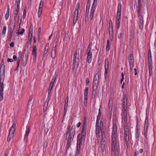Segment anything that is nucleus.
Returning <instances> with one entry per match:
<instances>
[{
	"label": "nucleus",
	"instance_id": "obj_61",
	"mask_svg": "<svg viewBox=\"0 0 156 156\" xmlns=\"http://www.w3.org/2000/svg\"><path fill=\"white\" fill-rule=\"evenodd\" d=\"M122 33H121L119 34H118V38L119 39L121 38L122 37Z\"/></svg>",
	"mask_w": 156,
	"mask_h": 156
},
{
	"label": "nucleus",
	"instance_id": "obj_29",
	"mask_svg": "<svg viewBox=\"0 0 156 156\" xmlns=\"http://www.w3.org/2000/svg\"><path fill=\"white\" fill-rule=\"evenodd\" d=\"M102 126H96L95 133L97 135L99 134L101 132V128Z\"/></svg>",
	"mask_w": 156,
	"mask_h": 156
},
{
	"label": "nucleus",
	"instance_id": "obj_60",
	"mask_svg": "<svg viewBox=\"0 0 156 156\" xmlns=\"http://www.w3.org/2000/svg\"><path fill=\"white\" fill-rule=\"evenodd\" d=\"M32 104H33V103H32V101H28V105H27V106L28 107H29L30 106H31V105H32Z\"/></svg>",
	"mask_w": 156,
	"mask_h": 156
},
{
	"label": "nucleus",
	"instance_id": "obj_22",
	"mask_svg": "<svg viewBox=\"0 0 156 156\" xmlns=\"http://www.w3.org/2000/svg\"><path fill=\"white\" fill-rule=\"evenodd\" d=\"M143 17L141 16L140 18L139 27L140 29H142L143 28Z\"/></svg>",
	"mask_w": 156,
	"mask_h": 156
},
{
	"label": "nucleus",
	"instance_id": "obj_30",
	"mask_svg": "<svg viewBox=\"0 0 156 156\" xmlns=\"http://www.w3.org/2000/svg\"><path fill=\"white\" fill-rule=\"evenodd\" d=\"M108 110L110 112V115H112V103L110 101H109L108 103Z\"/></svg>",
	"mask_w": 156,
	"mask_h": 156
},
{
	"label": "nucleus",
	"instance_id": "obj_31",
	"mask_svg": "<svg viewBox=\"0 0 156 156\" xmlns=\"http://www.w3.org/2000/svg\"><path fill=\"white\" fill-rule=\"evenodd\" d=\"M48 101H46L44 103L43 105V111L45 112L48 108Z\"/></svg>",
	"mask_w": 156,
	"mask_h": 156
},
{
	"label": "nucleus",
	"instance_id": "obj_51",
	"mask_svg": "<svg viewBox=\"0 0 156 156\" xmlns=\"http://www.w3.org/2000/svg\"><path fill=\"white\" fill-rule=\"evenodd\" d=\"M71 142L70 141V140H69V141L67 140V146H66V148L67 149H68L69 148V147H70V146L71 145L70 143Z\"/></svg>",
	"mask_w": 156,
	"mask_h": 156
},
{
	"label": "nucleus",
	"instance_id": "obj_10",
	"mask_svg": "<svg viewBox=\"0 0 156 156\" xmlns=\"http://www.w3.org/2000/svg\"><path fill=\"white\" fill-rule=\"evenodd\" d=\"M117 133V127L116 124L113 126V129L112 133L111 139H116Z\"/></svg>",
	"mask_w": 156,
	"mask_h": 156
},
{
	"label": "nucleus",
	"instance_id": "obj_42",
	"mask_svg": "<svg viewBox=\"0 0 156 156\" xmlns=\"http://www.w3.org/2000/svg\"><path fill=\"white\" fill-rule=\"evenodd\" d=\"M88 88L86 87L84 90V96H88Z\"/></svg>",
	"mask_w": 156,
	"mask_h": 156
},
{
	"label": "nucleus",
	"instance_id": "obj_54",
	"mask_svg": "<svg viewBox=\"0 0 156 156\" xmlns=\"http://www.w3.org/2000/svg\"><path fill=\"white\" fill-rule=\"evenodd\" d=\"M92 46V45L91 43L89 44L87 48V49L91 51Z\"/></svg>",
	"mask_w": 156,
	"mask_h": 156
},
{
	"label": "nucleus",
	"instance_id": "obj_39",
	"mask_svg": "<svg viewBox=\"0 0 156 156\" xmlns=\"http://www.w3.org/2000/svg\"><path fill=\"white\" fill-rule=\"evenodd\" d=\"M6 26H4L3 27V29L2 30V36H4L5 34L6 30Z\"/></svg>",
	"mask_w": 156,
	"mask_h": 156
},
{
	"label": "nucleus",
	"instance_id": "obj_49",
	"mask_svg": "<svg viewBox=\"0 0 156 156\" xmlns=\"http://www.w3.org/2000/svg\"><path fill=\"white\" fill-rule=\"evenodd\" d=\"M124 133H129V128H124Z\"/></svg>",
	"mask_w": 156,
	"mask_h": 156
},
{
	"label": "nucleus",
	"instance_id": "obj_44",
	"mask_svg": "<svg viewBox=\"0 0 156 156\" xmlns=\"http://www.w3.org/2000/svg\"><path fill=\"white\" fill-rule=\"evenodd\" d=\"M101 140H105L106 139V133H101Z\"/></svg>",
	"mask_w": 156,
	"mask_h": 156
},
{
	"label": "nucleus",
	"instance_id": "obj_14",
	"mask_svg": "<svg viewBox=\"0 0 156 156\" xmlns=\"http://www.w3.org/2000/svg\"><path fill=\"white\" fill-rule=\"evenodd\" d=\"M5 74H0V87H4V80Z\"/></svg>",
	"mask_w": 156,
	"mask_h": 156
},
{
	"label": "nucleus",
	"instance_id": "obj_56",
	"mask_svg": "<svg viewBox=\"0 0 156 156\" xmlns=\"http://www.w3.org/2000/svg\"><path fill=\"white\" fill-rule=\"evenodd\" d=\"M0 68L3 69H5V64H1Z\"/></svg>",
	"mask_w": 156,
	"mask_h": 156
},
{
	"label": "nucleus",
	"instance_id": "obj_35",
	"mask_svg": "<svg viewBox=\"0 0 156 156\" xmlns=\"http://www.w3.org/2000/svg\"><path fill=\"white\" fill-rule=\"evenodd\" d=\"M110 40H107V43L106 46V50L107 51H108L110 49V44H109Z\"/></svg>",
	"mask_w": 156,
	"mask_h": 156
},
{
	"label": "nucleus",
	"instance_id": "obj_40",
	"mask_svg": "<svg viewBox=\"0 0 156 156\" xmlns=\"http://www.w3.org/2000/svg\"><path fill=\"white\" fill-rule=\"evenodd\" d=\"M92 56H87V61L88 63H90L92 61Z\"/></svg>",
	"mask_w": 156,
	"mask_h": 156
},
{
	"label": "nucleus",
	"instance_id": "obj_33",
	"mask_svg": "<svg viewBox=\"0 0 156 156\" xmlns=\"http://www.w3.org/2000/svg\"><path fill=\"white\" fill-rule=\"evenodd\" d=\"M16 26V23H14V25H13V27H11V26H10V34H12L14 30L15 27Z\"/></svg>",
	"mask_w": 156,
	"mask_h": 156
},
{
	"label": "nucleus",
	"instance_id": "obj_43",
	"mask_svg": "<svg viewBox=\"0 0 156 156\" xmlns=\"http://www.w3.org/2000/svg\"><path fill=\"white\" fill-rule=\"evenodd\" d=\"M68 140H70V141L72 142L73 140L72 138H73L74 136L72 135H70V134H68Z\"/></svg>",
	"mask_w": 156,
	"mask_h": 156
},
{
	"label": "nucleus",
	"instance_id": "obj_34",
	"mask_svg": "<svg viewBox=\"0 0 156 156\" xmlns=\"http://www.w3.org/2000/svg\"><path fill=\"white\" fill-rule=\"evenodd\" d=\"M135 133V138L136 139H137L139 137V129L137 128L136 129Z\"/></svg>",
	"mask_w": 156,
	"mask_h": 156
},
{
	"label": "nucleus",
	"instance_id": "obj_47",
	"mask_svg": "<svg viewBox=\"0 0 156 156\" xmlns=\"http://www.w3.org/2000/svg\"><path fill=\"white\" fill-rule=\"evenodd\" d=\"M20 5H15L14 10L19 11Z\"/></svg>",
	"mask_w": 156,
	"mask_h": 156
},
{
	"label": "nucleus",
	"instance_id": "obj_1",
	"mask_svg": "<svg viewBox=\"0 0 156 156\" xmlns=\"http://www.w3.org/2000/svg\"><path fill=\"white\" fill-rule=\"evenodd\" d=\"M81 50L77 49L74 54V59L73 65V69L76 72L79 65V62L81 58Z\"/></svg>",
	"mask_w": 156,
	"mask_h": 156
},
{
	"label": "nucleus",
	"instance_id": "obj_55",
	"mask_svg": "<svg viewBox=\"0 0 156 156\" xmlns=\"http://www.w3.org/2000/svg\"><path fill=\"white\" fill-rule=\"evenodd\" d=\"M57 74H56V73L55 72V74L53 76V77L52 78V79L54 80H56V78H57Z\"/></svg>",
	"mask_w": 156,
	"mask_h": 156
},
{
	"label": "nucleus",
	"instance_id": "obj_64",
	"mask_svg": "<svg viewBox=\"0 0 156 156\" xmlns=\"http://www.w3.org/2000/svg\"><path fill=\"white\" fill-rule=\"evenodd\" d=\"M10 46L12 47H13L14 46V43L13 42H12L9 44Z\"/></svg>",
	"mask_w": 156,
	"mask_h": 156
},
{
	"label": "nucleus",
	"instance_id": "obj_37",
	"mask_svg": "<svg viewBox=\"0 0 156 156\" xmlns=\"http://www.w3.org/2000/svg\"><path fill=\"white\" fill-rule=\"evenodd\" d=\"M113 32V27L112 26L111 27H109V34L110 37H111V35H112Z\"/></svg>",
	"mask_w": 156,
	"mask_h": 156
},
{
	"label": "nucleus",
	"instance_id": "obj_48",
	"mask_svg": "<svg viewBox=\"0 0 156 156\" xmlns=\"http://www.w3.org/2000/svg\"><path fill=\"white\" fill-rule=\"evenodd\" d=\"M26 9H27V7H26L24 9V10H23V19H25V18L26 17Z\"/></svg>",
	"mask_w": 156,
	"mask_h": 156
},
{
	"label": "nucleus",
	"instance_id": "obj_45",
	"mask_svg": "<svg viewBox=\"0 0 156 156\" xmlns=\"http://www.w3.org/2000/svg\"><path fill=\"white\" fill-rule=\"evenodd\" d=\"M127 119H126V121H124V122L125 123L124 128H129L128 126V124L127 123Z\"/></svg>",
	"mask_w": 156,
	"mask_h": 156
},
{
	"label": "nucleus",
	"instance_id": "obj_41",
	"mask_svg": "<svg viewBox=\"0 0 156 156\" xmlns=\"http://www.w3.org/2000/svg\"><path fill=\"white\" fill-rule=\"evenodd\" d=\"M106 128L105 126H102L101 130V133H106Z\"/></svg>",
	"mask_w": 156,
	"mask_h": 156
},
{
	"label": "nucleus",
	"instance_id": "obj_27",
	"mask_svg": "<svg viewBox=\"0 0 156 156\" xmlns=\"http://www.w3.org/2000/svg\"><path fill=\"white\" fill-rule=\"evenodd\" d=\"M105 140H101L100 147H101L102 150H104L105 149Z\"/></svg>",
	"mask_w": 156,
	"mask_h": 156
},
{
	"label": "nucleus",
	"instance_id": "obj_13",
	"mask_svg": "<svg viewBox=\"0 0 156 156\" xmlns=\"http://www.w3.org/2000/svg\"><path fill=\"white\" fill-rule=\"evenodd\" d=\"M121 11V5L120 3H119L118 5L117 12V13L116 19L119 18L120 19Z\"/></svg>",
	"mask_w": 156,
	"mask_h": 156
},
{
	"label": "nucleus",
	"instance_id": "obj_62",
	"mask_svg": "<svg viewBox=\"0 0 156 156\" xmlns=\"http://www.w3.org/2000/svg\"><path fill=\"white\" fill-rule=\"evenodd\" d=\"M7 61L8 62H13V59H12L8 58Z\"/></svg>",
	"mask_w": 156,
	"mask_h": 156
},
{
	"label": "nucleus",
	"instance_id": "obj_5",
	"mask_svg": "<svg viewBox=\"0 0 156 156\" xmlns=\"http://www.w3.org/2000/svg\"><path fill=\"white\" fill-rule=\"evenodd\" d=\"M97 0H93L90 14V18L91 20H92L94 17V12L97 5Z\"/></svg>",
	"mask_w": 156,
	"mask_h": 156
},
{
	"label": "nucleus",
	"instance_id": "obj_58",
	"mask_svg": "<svg viewBox=\"0 0 156 156\" xmlns=\"http://www.w3.org/2000/svg\"><path fill=\"white\" fill-rule=\"evenodd\" d=\"M54 85V84H52L50 83L49 86V89L52 90Z\"/></svg>",
	"mask_w": 156,
	"mask_h": 156
},
{
	"label": "nucleus",
	"instance_id": "obj_11",
	"mask_svg": "<svg viewBox=\"0 0 156 156\" xmlns=\"http://www.w3.org/2000/svg\"><path fill=\"white\" fill-rule=\"evenodd\" d=\"M105 80L107 79V75L108 70V58H106L105 61Z\"/></svg>",
	"mask_w": 156,
	"mask_h": 156
},
{
	"label": "nucleus",
	"instance_id": "obj_59",
	"mask_svg": "<svg viewBox=\"0 0 156 156\" xmlns=\"http://www.w3.org/2000/svg\"><path fill=\"white\" fill-rule=\"evenodd\" d=\"M149 71H152V65H149Z\"/></svg>",
	"mask_w": 156,
	"mask_h": 156
},
{
	"label": "nucleus",
	"instance_id": "obj_57",
	"mask_svg": "<svg viewBox=\"0 0 156 156\" xmlns=\"http://www.w3.org/2000/svg\"><path fill=\"white\" fill-rule=\"evenodd\" d=\"M20 0H16L15 5H20Z\"/></svg>",
	"mask_w": 156,
	"mask_h": 156
},
{
	"label": "nucleus",
	"instance_id": "obj_36",
	"mask_svg": "<svg viewBox=\"0 0 156 156\" xmlns=\"http://www.w3.org/2000/svg\"><path fill=\"white\" fill-rule=\"evenodd\" d=\"M49 49V46H46L44 48V56L43 57H45V55L47 54L48 49Z\"/></svg>",
	"mask_w": 156,
	"mask_h": 156
},
{
	"label": "nucleus",
	"instance_id": "obj_17",
	"mask_svg": "<svg viewBox=\"0 0 156 156\" xmlns=\"http://www.w3.org/2000/svg\"><path fill=\"white\" fill-rule=\"evenodd\" d=\"M86 126L85 125V123H84L83 125L82 126V128L81 131V136H82V137H84V138H85V136L86 135Z\"/></svg>",
	"mask_w": 156,
	"mask_h": 156
},
{
	"label": "nucleus",
	"instance_id": "obj_6",
	"mask_svg": "<svg viewBox=\"0 0 156 156\" xmlns=\"http://www.w3.org/2000/svg\"><path fill=\"white\" fill-rule=\"evenodd\" d=\"M116 140V139H111L112 141L111 144V151L114 152L115 150V152H116V150L117 149L118 153L119 147L117 145Z\"/></svg>",
	"mask_w": 156,
	"mask_h": 156
},
{
	"label": "nucleus",
	"instance_id": "obj_52",
	"mask_svg": "<svg viewBox=\"0 0 156 156\" xmlns=\"http://www.w3.org/2000/svg\"><path fill=\"white\" fill-rule=\"evenodd\" d=\"M5 69H2L0 68V74H5Z\"/></svg>",
	"mask_w": 156,
	"mask_h": 156
},
{
	"label": "nucleus",
	"instance_id": "obj_3",
	"mask_svg": "<svg viewBox=\"0 0 156 156\" xmlns=\"http://www.w3.org/2000/svg\"><path fill=\"white\" fill-rule=\"evenodd\" d=\"M80 4L79 2H77L75 10L74 12V15L73 16V26H74L77 20L78 16L79 14V10L80 9Z\"/></svg>",
	"mask_w": 156,
	"mask_h": 156
},
{
	"label": "nucleus",
	"instance_id": "obj_2",
	"mask_svg": "<svg viewBox=\"0 0 156 156\" xmlns=\"http://www.w3.org/2000/svg\"><path fill=\"white\" fill-rule=\"evenodd\" d=\"M16 126V123L14 122L12 126L10 129L9 134L7 139V141L8 142H10L11 140L13 137L14 132Z\"/></svg>",
	"mask_w": 156,
	"mask_h": 156
},
{
	"label": "nucleus",
	"instance_id": "obj_9",
	"mask_svg": "<svg viewBox=\"0 0 156 156\" xmlns=\"http://www.w3.org/2000/svg\"><path fill=\"white\" fill-rule=\"evenodd\" d=\"M98 84L99 83H93V90L92 91V97L93 98H94L96 95Z\"/></svg>",
	"mask_w": 156,
	"mask_h": 156
},
{
	"label": "nucleus",
	"instance_id": "obj_50",
	"mask_svg": "<svg viewBox=\"0 0 156 156\" xmlns=\"http://www.w3.org/2000/svg\"><path fill=\"white\" fill-rule=\"evenodd\" d=\"M88 16V13H85V21L86 22H87L88 20L89 19Z\"/></svg>",
	"mask_w": 156,
	"mask_h": 156
},
{
	"label": "nucleus",
	"instance_id": "obj_12",
	"mask_svg": "<svg viewBox=\"0 0 156 156\" xmlns=\"http://www.w3.org/2000/svg\"><path fill=\"white\" fill-rule=\"evenodd\" d=\"M43 2L42 1V0H41L39 6V8L38 9V16L40 17L41 15L42 12V11L43 7Z\"/></svg>",
	"mask_w": 156,
	"mask_h": 156
},
{
	"label": "nucleus",
	"instance_id": "obj_23",
	"mask_svg": "<svg viewBox=\"0 0 156 156\" xmlns=\"http://www.w3.org/2000/svg\"><path fill=\"white\" fill-rule=\"evenodd\" d=\"M56 55V50L55 48H52L51 51V55L52 58L53 59L55 58Z\"/></svg>",
	"mask_w": 156,
	"mask_h": 156
},
{
	"label": "nucleus",
	"instance_id": "obj_26",
	"mask_svg": "<svg viewBox=\"0 0 156 156\" xmlns=\"http://www.w3.org/2000/svg\"><path fill=\"white\" fill-rule=\"evenodd\" d=\"M99 76L98 73H97L94 76L93 83H99Z\"/></svg>",
	"mask_w": 156,
	"mask_h": 156
},
{
	"label": "nucleus",
	"instance_id": "obj_7",
	"mask_svg": "<svg viewBox=\"0 0 156 156\" xmlns=\"http://www.w3.org/2000/svg\"><path fill=\"white\" fill-rule=\"evenodd\" d=\"M128 60L130 65V69L132 70L134 64L133 56L132 54H130L128 55Z\"/></svg>",
	"mask_w": 156,
	"mask_h": 156
},
{
	"label": "nucleus",
	"instance_id": "obj_25",
	"mask_svg": "<svg viewBox=\"0 0 156 156\" xmlns=\"http://www.w3.org/2000/svg\"><path fill=\"white\" fill-rule=\"evenodd\" d=\"M4 87H0V101H2L3 99V91Z\"/></svg>",
	"mask_w": 156,
	"mask_h": 156
},
{
	"label": "nucleus",
	"instance_id": "obj_4",
	"mask_svg": "<svg viewBox=\"0 0 156 156\" xmlns=\"http://www.w3.org/2000/svg\"><path fill=\"white\" fill-rule=\"evenodd\" d=\"M127 108V107H122L121 109V115H122V119L123 121H126V119H127L128 114L129 113Z\"/></svg>",
	"mask_w": 156,
	"mask_h": 156
},
{
	"label": "nucleus",
	"instance_id": "obj_28",
	"mask_svg": "<svg viewBox=\"0 0 156 156\" xmlns=\"http://www.w3.org/2000/svg\"><path fill=\"white\" fill-rule=\"evenodd\" d=\"M32 30L33 29H32V31H30H30L28 34V41H32Z\"/></svg>",
	"mask_w": 156,
	"mask_h": 156
},
{
	"label": "nucleus",
	"instance_id": "obj_16",
	"mask_svg": "<svg viewBox=\"0 0 156 156\" xmlns=\"http://www.w3.org/2000/svg\"><path fill=\"white\" fill-rule=\"evenodd\" d=\"M37 50L36 46V45H35L33 47V50L32 52V55L33 56V59L34 60H36V57H37V54L36 53V51Z\"/></svg>",
	"mask_w": 156,
	"mask_h": 156
},
{
	"label": "nucleus",
	"instance_id": "obj_46",
	"mask_svg": "<svg viewBox=\"0 0 156 156\" xmlns=\"http://www.w3.org/2000/svg\"><path fill=\"white\" fill-rule=\"evenodd\" d=\"M25 30L24 29L22 28L21 29V31L20 32L18 31L16 34H22L24 32Z\"/></svg>",
	"mask_w": 156,
	"mask_h": 156
},
{
	"label": "nucleus",
	"instance_id": "obj_32",
	"mask_svg": "<svg viewBox=\"0 0 156 156\" xmlns=\"http://www.w3.org/2000/svg\"><path fill=\"white\" fill-rule=\"evenodd\" d=\"M116 28L117 29H118L120 26V22L121 19L119 18L116 19Z\"/></svg>",
	"mask_w": 156,
	"mask_h": 156
},
{
	"label": "nucleus",
	"instance_id": "obj_53",
	"mask_svg": "<svg viewBox=\"0 0 156 156\" xmlns=\"http://www.w3.org/2000/svg\"><path fill=\"white\" fill-rule=\"evenodd\" d=\"M22 16H21V18L20 20V24H19V27L18 28H17V31H19V30H20V26L21 23H22Z\"/></svg>",
	"mask_w": 156,
	"mask_h": 156
},
{
	"label": "nucleus",
	"instance_id": "obj_21",
	"mask_svg": "<svg viewBox=\"0 0 156 156\" xmlns=\"http://www.w3.org/2000/svg\"><path fill=\"white\" fill-rule=\"evenodd\" d=\"M127 97L126 95H125L124 96L122 107H127Z\"/></svg>",
	"mask_w": 156,
	"mask_h": 156
},
{
	"label": "nucleus",
	"instance_id": "obj_20",
	"mask_svg": "<svg viewBox=\"0 0 156 156\" xmlns=\"http://www.w3.org/2000/svg\"><path fill=\"white\" fill-rule=\"evenodd\" d=\"M148 118H146L145 122H144V131L146 130V132H147V130L148 128Z\"/></svg>",
	"mask_w": 156,
	"mask_h": 156
},
{
	"label": "nucleus",
	"instance_id": "obj_19",
	"mask_svg": "<svg viewBox=\"0 0 156 156\" xmlns=\"http://www.w3.org/2000/svg\"><path fill=\"white\" fill-rule=\"evenodd\" d=\"M84 138L80 134H79L77 137V143L81 144L83 139L84 140Z\"/></svg>",
	"mask_w": 156,
	"mask_h": 156
},
{
	"label": "nucleus",
	"instance_id": "obj_63",
	"mask_svg": "<svg viewBox=\"0 0 156 156\" xmlns=\"http://www.w3.org/2000/svg\"><path fill=\"white\" fill-rule=\"evenodd\" d=\"M12 34H9V41H11L12 40Z\"/></svg>",
	"mask_w": 156,
	"mask_h": 156
},
{
	"label": "nucleus",
	"instance_id": "obj_15",
	"mask_svg": "<svg viewBox=\"0 0 156 156\" xmlns=\"http://www.w3.org/2000/svg\"><path fill=\"white\" fill-rule=\"evenodd\" d=\"M142 5L141 3H138V5L136 6V11L138 16L139 17L140 16V10L141 9Z\"/></svg>",
	"mask_w": 156,
	"mask_h": 156
},
{
	"label": "nucleus",
	"instance_id": "obj_18",
	"mask_svg": "<svg viewBox=\"0 0 156 156\" xmlns=\"http://www.w3.org/2000/svg\"><path fill=\"white\" fill-rule=\"evenodd\" d=\"M124 139L125 141V143L127 147L129 146V133H124Z\"/></svg>",
	"mask_w": 156,
	"mask_h": 156
},
{
	"label": "nucleus",
	"instance_id": "obj_38",
	"mask_svg": "<svg viewBox=\"0 0 156 156\" xmlns=\"http://www.w3.org/2000/svg\"><path fill=\"white\" fill-rule=\"evenodd\" d=\"M81 144L77 143V149L78 152L77 154H79L80 151Z\"/></svg>",
	"mask_w": 156,
	"mask_h": 156
},
{
	"label": "nucleus",
	"instance_id": "obj_24",
	"mask_svg": "<svg viewBox=\"0 0 156 156\" xmlns=\"http://www.w3.org/2000/svg\"><path fill=\"white\" fill-rule=\"evenodd\" d=\"M30 127L29 126H28L27 127V129L26 131V134L25 135V138L27 140L28 136L30 132Z\"/></svg>",
	"mask_w": 156,
	"mask_h": 156
},
{
	"label": "nucleus",
	"instance_id": "obj_8",
	"mask_svg": "<svg viewBox=\"0 0 156 156\" xmlns=\"http://www.w3.org/2000/svg\"><path fill=\"white\" fill-rule=\"evenodd\" d=\"M75 126H73L71 128L70 126H69L68 129L67 134L66 135V138L67 139V137L68 134H70V135H72L74 136L75 133Z\"/></svg>",
	"mask_w": 156,
	"mask_h": 156
}]
</instances>
